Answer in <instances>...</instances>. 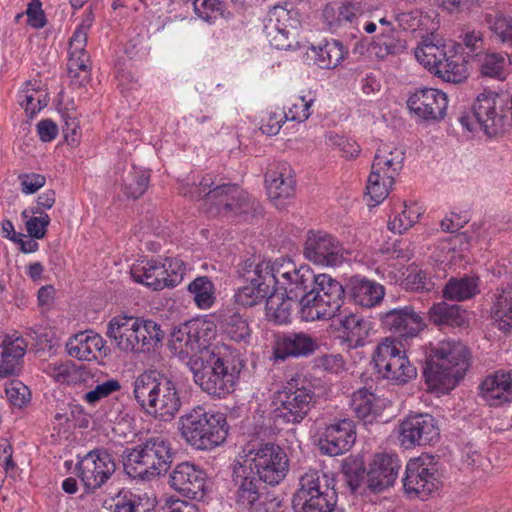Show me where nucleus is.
<instances>
[{"label": "nucleus", "instance_id": "nucleus-1", "mask_svg": "<svg viewBox=\"0 0 512 512\" xmlns=\"http://www.w3.org/2000/svg\"><path fill=\"white\" fill-rule=\"evenodd\" d=\"M106 336L114 349L121 354L140 356L158 350L162 346L165 332L151 318L120 313L107 322Z\"/></svg>", "mask_w": 512, "mask_h": 512}, {"label": "nucleus", "instance_id": "nucleus-2", "mask_svg": "<svg viewBox=\"0 0 512 512\" xmlns=\"http://www.w3.org/2000/svg\"><path fill=\"white\" fill-rule=\"evenodd\" d=\"M132 393L141 410L159 421L173 420L182 406L176 382L155 370L138 374L132 382Z\"/></svg>", "mask_w": 512, "mask_h": 512}, {"label": "nucleus", "instance_id": "nucleus-3", "mask_svg": "<svg viewBox=\"0 0 512 512\" xmlns=\"http://www.w3.org/2000/svg\"><path fill=\"white\" fill-rule=\"evenodd\" d=\"M422 354L426 363L425 382L430 391L438 394L454 389L469 366L468 350L460 342L441 341L429 350L423 348Z\"/></svg>", "mask_w": 512, "mask_h": 512}, {"label": "nucleus", "instance_id": "nucleus-4", "mask_svg": "<svg viewBox=\"0 0 512 512\" xmlns=\"http://www.w3.org/2000/svg\"><path fill=\"white\" fill-rule=\"evenodd\" d=\"M219 348L215 354L202 360L195 358L187 362V367L201 390L211 396L224 398L235 390L241 367L230 347Z\"/></svg>", "mask_w": 512, "mask_h": 512}, {"label": "nucleus", "instance_id": "nucleus-5", "mask_svg": "<svg viewBox=\"0 0 512 512\" xmlns=\"http://www.w3.org/2000/svg\"><path fill=\"white\" fill-rule=\"evenodd\" d=\"M217 321L213 316L192 319L175 327L169 339V348L174 356L187 365V362L204 359L219 347H228L216 342Z\"/></svg>", "mask_w": 512, "mask_h": 512}, {"label": "nucleus", "instance_id": "nucleus-6", "mask_svg": "<svg viewBox=\"0 0 512 512\" xmlns=\"http://www.w3.org/2000/svg\"><path fill=\"white\" fill-rule=\"evenodd\" d=\"M178 425L182 438L197 450H212L222 445L229 431V425L223 413L201 405L182 415Z\"/></svg>", "mask_w": 512, "mask_h": 512}, {"label": "nucleus", "instance_id": "nucleus-7", "mask_svg": "<svg viewBox=\"0 0 512 512\" xmlns=\"http://www.w3.org/2000/svg\"><path fill=\"white\" fill-rule=\"evenodd\" d=\"M240 458L239 466L234 468L238 477L243 470L249 469L259 480L274 486L283 481L289 471L286 451L272 442L248 444Z\"/></svg>", "mask_w": 512, "mask_h": 512}, {"label": "nucleus", "instance_id": "nucleus-8", "mask_svg": "<svg viewBox=\"0 0 512 512\" xmlns=\"http://www.w3.org/2000/svg\"><path fill=\"white\" fill-rule=\"evenodd\" d=\"M459 44L433 43L424 40L414 50L417 62L445 82L461 83L469 76L467 60Z\"/></svg>", "mask_w": 512, "mask_h": 512}, {"label": "nucleus", "instance_id": "nucleus-9", "mask_svg": "<svg viewBox=\"0 0 512 512\" xmlns=\"http://www.w3.org/2000/svg\"><path fill=\"white\" fill-rule=\"evenodd\" d=\"M394 336L383 338L375 347L372 361L378 375L395 385H404L417 377V369L411 363L413 355Z\"/></svg>", "mask_w": 512, "mask_h": 512}, {"label": "nucleus", "instance_id": "nucleus-10", "mask_svg": "<svg viewBox=\"0 0 512 512\" xmlns=\"http://www.w3.org/2000/svg\"><path fill=\"white\" fill-rule=\"evenodd\" d=\"M506 99L499 92L486 89L475 99L472 113L463 114L459 121L469 132L483 131L495 136L504 129Z\"/></svg>", "mask_w": 512, "mask_h": 512}, {"label": "nucleus", "instance_id": "nucleus-11", "mask_svg": "<svg viewBox=\"0 0 512 512\" xmlns=\"http://www.w3.org/2000/svg\"><path fill=\"white\" fill-rule=\"evenodd\" d=\"M172 461L169 441L163 436L150 437L141 445L127 449L126 469L140 477L150 478L165 472Z\"/></svg>", "mask_w": 512, "mask_h": 512}, {"label": "nucleus", "instance_id": "nucleus-12", "mask_svg": "<svg viewBox=\"0 0 512 512\" xmlns=\"http://www.w3.org/2000/svg\"><path fill=\"white\" fill-rule=\"evenodd\" d=\"M317 396L311 385L291 379L273 397V413L286 424H300L316 404Z\"/></svg>", "mask_w": 512, "mask_h": 512}, {"label": "nucleus", "instance_id": "nucleus-13", "mask_svg": "<svg viewBox=\"0 0 512 512\" xmlns=\"http://www.w3.org/2000/svg\"><path fill=\"white\" fill-rule=\"evenodd\" d=\"M214 182L210 175L202 178L198 186L183 187L182 193L191 198L207 197L221 213L241 215L248 212L253 206L248 194L237 185L224 184L213 187Z\"/></svg>", "mask_w": 512, "mask_h": 512}, {"label": "nucleus", "instance_id": "nucleus-14", "mask_svg": "<svg viewBox=\"0 0 512 512\" xmlns=\"http://www.w3.org/2000/svg\"><path fill=\"white\" fill-rule=\"evenodd\" d=\"M305 259L321 267H339L350 255L340 240L324 231L309 232L304 244Z\"/></svg>", "mask_w": 512, "mask_h": 512}, {"label": "nucleus", "instance_id": "nucleus-15", "mask_svg": "<svg viewBox=\"0 0 512 512\" xmlns=\"http://www.w3.org/2000/svg\"><path fill=\"white\" fill-rule=\"evenodd\" d=\"M405 492L410 497L425 499L440 487L438 469L429 455L410 459L403 479Z\"/></svg>", "mask_w": 512, "mask_h": 512}, {"label": "nucleus", "instance_id": "nucleus-16", "mask_svg": "<svg viewBox=\"0 0 512 512\" xmlns=\"http://www.w3.org/2000/svg\"><path fill=\"white\" fill-rule=\"evenodd\" d=\"M448 97L440 89L422 87L407 98V108L417 122L436 123L446 116Z\"/></svg>", "mask_w": 512, "mask_h": 512}, {"label": "nucleus", "instance_id": "nucleus-17", "mask_svg": "<svg viewBox=\"0 0 512 512\" xmlns=\"http://www.w3.org/2000/svg\"><path fill=\"white\" fill-rule=\"evenodd\" d=\"M439 436L437 422L429 414L409 415L399 425L398 440L405 449L432 444Z\"/></svg>", "mask_w": 512, "mask_h": 512}, {"label": "nucleus", "instance_id": "nucleus-18", "mask_svg": "<svg viewBox=\"0 0 512 512\" xmlns=\"http://www.w3.org/2000/svg\"><path fill=\"white\" fill-rule=\"evenodd\" d=\"M299 25L297 11L277 5L269 11L264 31L273 47L286 50L292 47L290 37L296 34Z\"/></svg>", "mask_w": 512, "mask_h": 512}, {"label": "nucleus", "instance_id": "nucleus-19", "mask_svg": "<svg viewBox=\"0 0 512 512\" xmlns=\"http://www.w3.org/2000/svg\"><path fill=\"white\" fill-rule=\"evenodd\" d=\"M115 468L109 453L93 450L78 461L76 471L85 489L95 491L107 482L115 472Z\"/></svg>", "mask_w": 512, "mask_h": 512}, {"label": "nucleus", "instance_id": "nucleus-20", "mask_svg": "<svg viewBox=\"0 0 512 512\" xmlns=\"http://www.w3.org/2000/svg\"><path fill=\"white\" fill-rule=\"evenodd\" d=\"M277 290L293 298L303 294L312 284L314 272L307 265L297 266L292 260H274Z\"/></svg>", "mask_w": 512, "mask_h": 512}, {"label": "nucleus", "instance_id": "nucleus-21", "mask_svg": "<svg viewBox=\"0 0 512 512\" xmlns=\"http://www.w3.org/2000/svg\"><path fill=\"white\" fill-rule=\"evenodd\" d=\"M384 328L396 334L402 344L417 337L426 327L423 317L412 306L391 309L379 315Z\"/></svg>", "mask_w": 512, "mask_h": 512}, {"label": "nucleus", "instance_id": "nucleus-22", "mask_svg": "<svg viewBox=\"0 0 512 512\" xmlns=\"http://www.w3.org/2000/svg\"><path fill=\"white\" fill-rule=\"evenodd\" d=\"M356 441V427L351 419H339L326 425L318 445L322 453L338 456L349 451Z\"/></svg>", "mask_w": 512, "mask_h": 512}, {"label": "nucleus", "instance_id": "nucleus-23", "mask_svg": "<svg viewBox=\"0 0 512 512\" xmlns=\"http://www.w3.org/2000/svg\"><path fill=\"white\" fill-rule=\"evenodd\" d=\"M401 462L396 454L375 453L366 470V483L374 492L383 491L394 485Z\"/></svg>", "mask_w": 512, "mask_h": 512}, {"label": "nucleus", "instance_id": "nucleus-24", "mask_svg": "<svg viewBox=\"0 0 512 512\" xmlns=\"http://www.w3.org/2000/svg\"><path fill=\"white\" fill-rule=\"evenodd\" d=\"M266 189L269 199L277 208L286 205L295 193V175L287 163H278L266 174Z\"/></svg>", "mask_w": 512, "mask_h": 512}, {"label": "nucleus", "instance_id": "nucleus-25", "mask_svg": "<svg viewBox=\"0 0 512 512\" xmlns=\"http://www.w3.org/2000/svg\"><path fill=\"white\" fill-rule=\"evenodd\" d=\"M170 485L187 497L202 498L206 489V473L192 463L182 462L171 472Z\"/></svg>", "mask_w": 512, "mask_h": 512}, {"label": "nucleus", "instance_id": "nucleus-26", "mask_svg": "<svg viewBox=\"0 0 512 512\" xmlns=\"http://www.w3.org/2000/svg\"><path fill=\"white\" fill-rule=\"evenodd\" d=\"M65 347L69 356L80 361L104 358L109 350L105 339L93 331H82L73 335L69 338Z\"/></svg>", "mask_w": 512, "mask_h": 512}, {"label": "nucleus", "instance_id": "nucleus-27", "mask_svg": "<svg viewBox=\"0 0 512 512\" xmlns=\"http://www.w3.org/2000/svg\"><path fill=\"white\" fill-rule=\"evenodd\" d=\"M479 396L490 407L512 403V371H498L486 376L479 385Z\"/></svg>", "mask_w": 512, "mask_h": 512}, {"label": "nucleus", "instance_id": "nucleus-28", "mask_svg": "<svg viewBox=\"0 0 512 512\" xmlns=\"http://www.w3.org/2000/svg\"><path fill=\"white\" fill-rule=\"evenodd\" d=\"M476 69L480 77L504 81L512 71V60L505 52L485 51L475 54Z\"/></svg>", "mask_w": 512, "mask_h": 512}, {"label": "nucleus", "instance_id": "nucleus-29", "mask_svg": "<svg viewBox=\"0 0 512 512\" xmlns=\"http://www.w3.org/2000/svg\"><path fill=\"white\" fill-rule=\"evenodd\" d=\"M346 290L356 305L365 308L379 305L385 295L383 285L361 276L351 277L346 284Z\"/></svg>", "mask_w": 512, "mask_h": 512}, {"label": "nucleus", "instance_id": "nucleus-30", "mask_svg": "<svg viewBox=\"0 0 512 512\" xmlns=\"http://www.w3.org/2000/svg\"><path fill=\"white\" fill-rule=\"evenodd\" d=\"M90 28L89 22H82L69 41L68 71L71 76H78L79 72H88L90 56L86 51L87 35Z\"/></svg>", "mask_w": 512, "mask_h": 512}, {"label": "nucleus", "instance_id": "nucleus-31", "mask_svg": "<svg viewBox=\"0 0 512 512\" xmlns=\"http://www.w3.org/2000/svg\"><path fill=\"white\" fill-rule=\"evenodd\" d=\"M404 150L395 143H381L375 153L371 170L396 179L402 170Z\"/></svg>", "mask_w": 512, "mask_h": 512}, {"label": "nucleus", "instance_id": "nucleus-32", "mask_svg": "<svg viewBox=\"0 0 512 512\" xmlns=\"http://www.w3.org/2000/svg\"><path fill=\"white\" fill-rule=\"evenodd\" d=\"M340 307V303L320 296L315 291H309L300 301V317L307 322L328 320L337 314Z\"/></svg>", "mask_w": 512, "mask_h": 512}, {"label": "nucleus", "instance_id": "nucleus-33", "mask_svg": "<svg viewBox=\"0 0 512 512\" xmlns=\"http://www.w3.org/2000/svg\"><path fill=\"white\" fill-rule=\"evenodd\" d=\"M315 349L316 343L309 335L290 334L277 339L273 356L276 360H285L289 357L306 356L313 353Z\"/></svg>", "mask_w": 512, "mask_h": 512}, {"label": "nucleus", "instance_id": "nucleus-34", "mask_svg": "<svg viewBox=\"0 0 512 512\" xmlns=\"http://www.w3.org/2000/svg\"><path fill=\"white\" fill-rule=\"evenodd\" d=\"M42 371L60 384L75 385L86 381L89 371L70 360H53L43 364Z\"/></svg>", "mask_w": 512, "mask_h": 512}, {"label": "nucleus", "instance_id": "nucleus-35", "mask_svg": "<svg viewBox=\"0 0 512 512\" xmlns=\"http://www.w3.org/2000/svg\"><path fill=\"white\" fill-rule=\"evenodd\" d=\"M492 324L503 333L512 332V286L497 289L490 307Z\"/></svg>", "mask_w": 512, "mask_h": 512}, {"label": "nucleus", "instance_id": "nucleus-36", "mask_svg": "<svg viewBox=\"0 0 512 512\" xmlns=\"http://www.w3.org/2000/svg\"><path fill=\"white\" fill-rule=\"evenodd\" d=\"M350 406L359 419L371 423L381 415L384 403L373 392L361 388L352 394Z\"/></svg>", "mask_w": 512, "mask_h": 512}, {"label": "nucleus", "instance_id": "nucleus-37", "mask_svg": "<svg viewBox=\"0 0 512 512\" xmlns=\"http://www.w3.org/2000/svg\"><path fill=\"white\" fill-rule=\"evenodd\" d=\"M165 270L161 267L158 260H140L131 267L130 274L132 279L139 284L152 288L153 290H162L166 287L164 279Z\"/></svg>", "mask_w": 512, "mask_h": 512}, {"label": "nucleus", "instance_id": "nucleus-38", "mask_svg": "<svg viewBox=\"0 0 512 512\" xmlns=\"http://www.w3.org/2000/svg\"><path fill=\"white\" fill-rule=\"evenodd\" d=\"M25 354L21 339H5L0 344V378L16 375L20 372Z\"/></svg>", "mask_w": 512, "mask_h": 512}, {"label": "nucleus", "instance_id": "nucleus-39", "mask_svg": "<svg viewBox=\"0 0 512 512\" xmlns=\"http://www.w3.org/2000/svg\"><path fill=\"white\" fill-rule=\"evenodd\" d=\"M424 213L423 207L413 201L403 202L397 206L388 221V229L393 233L402 234L413 227Z\"/></svg>", "mask_w": 512, "mask_h": 512}, {"label": "nucleus", "instance_id": "nucleus-40", "mask_svg": "<svg viewBox=\"0 0 512 512\" xmlns=\"http://www.w3.org/2000/svg\"><path fill=\"white\" fill-rule=\"evenodd\" d=\"M342 339L349 348L361 347L365 344L370 330V323L362 316L349 314L340 321Z\"/></svg>", "mask_w": 512, "mask_h": 512}, {"label": "nucleus", "instance_id": "nucleus-41", "mask_svg": "<svg viewBox=\"0 0 512 512\" xmlns=\"http://www.w3.org/2000/svg\"><path fill=\"white\" fill-rule=\"evenodd\" d=\"M18 102L31 117L44 108L48 103V94L42 88L41 81L30 80L26 82L18 93Z\"/></svg>", "mask_w": 512, "mask_h": 512}, {"label": "nucleus", "instance_id": "nucleus-42", "mask_svg": "<svg viewBox=\"0 0 512 512\" xmlns=\"http://www.w3.org/2000/svg\"><path fill=\"white\" fill-rule=\"evenodd\" d=\"M430 320L437 325L462 327L469 323L470 313L458 305L445 302L434 304L429 310Z\"/></svg>", "mask_w": 512, "mask_h": 512}, {"label": "nucleus", "instance_id": "nucleus-43", "mask_svg": "<svg viewBox=\"0 0 512 512\" xmlns=\"http://www.w3.org/2000/svg\"><path fill=\"white\" fill-rule=\"evenodd\" d=\"M479 293V278L475 276L452 278L443 290L444 298L452 301H465Z\"/></svg>", "mask_w": 512, "mask_h": 512}, {"label": "nucleus", "instance_id": "nucleus-44", "mask_svg": "<svg viewBox=\"0 0 512 512\" xmlns=\"http://www.w3.org/2000/svg\"><path fill=\"white\" fill-rule=\"evenodd\" d=\"M293 297L275 290L266 301V316L276 324H286L291 319Z\"/></svg>", "mask_w": 512, "mask_h": 512}, {"label": "nucleus", "instance_id": "nucleus-45", "mask_svg": "<svg viewBox=\"0 0 512 512\" xmlns=\"http://www.w3.org/2000/svg\"><path fill=\"white\" fill-rule=\"evenodd\" d=\"M335 496L328 484L326 474L308 471L300 479V487L294 496Z\"/></svg>", "mask_w": 512, "mask_h": 512}, {"label": "nucleus", "instance_id": "nucleus-46", "mask_svg": "<svg viewBox=\"0 0 512 512\" xmlns=\"http://www.w3.org/2000/svg\"><path fill=\"white\" fill-rule=\"evenodd\" d=\"M188 293L197 308L210 309L216 301V289L213 282L206 276L195 278L188 285Z\"/></svg>", "mask_w": 512, "mask_h": 512}, {"label": "nucleus", "instance_id": "nucleus-47", "mask_svg": "<svg viewBox=\"0 0 512 512\" xmlns=\"http://www.w3.org/2000/svg\"><path fill=\"white\" fill-rule=\"evenodd\" d=\"M347 53L348 50L339 40H327L318 47L316 61L323 69H333L340 65Z\"/></svg>", "mask_w": 512, "mask_h": 512}, {"label": "nucleus", "instance_id": "nucleus-48", "mask_svg": "<svg viewBox=\"0 0 512 512\" xmlns=\"http://www.w3.org/2000/svg\"><path fill=\"white\" fill-rule=\"evenodd\" d=\"M394 183L395 179L391 176L381 175L371 170L366 186L369 204L376 206L382 203L388 197Z\"/></svg>", "mask_w": 512, "mask_h": 512}, {"label": "nucleus", "instance_id": "nucleus-49", "mask_svg": "<svg viewBox=\"0 0 512 512\" xmlns=\"http://www.w3.org/2000/svg\"><path fill=\"white\" fill-rule=\"evenodd\" d=\"M246 282L259 284L270 293L277 290L274 261H261L245 273Z\"/></svg>", "mask_w": 512, "mask_h": 512}, {"label": "nucleus", "instance_id": "nucleus-50", "mask_svg": "<svg viewBox=\"0 0 512 512\" xmlns=\"http://www.w3.org/2000/svg\"><path fill=\"white\" fill-rule=\"evenodd\" d=\"M149 179L146 170L133 168L123 177L121 190L128 198L137 199L147 190Z\"/></svg>", "mask_w": 512, "mask_h": 512}, {"label": "nucleus", "instance_id": "nucleus-51", "mask_svg": "<svg viewBox=\"0 0 512 512\" xmlns=\"http://www.w3.org/2000/svg\"><path fill=\"white\" fill-rule=\"evenodd\" d=\"M245 473L246 470H243L239 477L235 474V481L238 484L237 503L244 508H249L258 501L260 494L257 478Z\"/></svg>", "mask_w": 512, "mask_h": 512}, {"label": "nucleus", "instance_id": "nucleus-52", "mask_svg": "<svg viewBox=\"0 0 512 512\" xmlns=\"http://www.w3.org/2000/svg\"><path fill=\"white\" fill-rule=\"evenodd\" d=\"M335 506V496H294L293 509L295 512H332Z\"/></svg>", "mask_w": 512, "mask_h": 512}, {"label": "nucleus", "instance_id": "nucleus-53", "mask_svg": "<svg viewBox=\"0 0 512 512\" xmlns=\"http://www.w3.org/2000/svg\"><path fill=\"white\" fill-rule=\"evenodd\" d=\"M315 100L316 97L311 91L296 96L287 110H284V115L287 117V121H295L299 123L306 121L312 114L311 107Z\"/></svg>", "mask_w": 512, "mask_h": 512}, {"label": "nucleus", "instance_id": "nucleus-54", "mask_svg": "<svg viewBox=\"0 0 512 512\" xmlns=\"http://www.w3.org/2000/svg\"><path fill=\"white\" fill-rule=\"evenodd\" d=\"M312 283L316 294L342 304L344 288L340 282L333 279L330 275L322 273L315 275Z\"/></svg>", "mask_w": 512, "mask_h": 512}, {"label": "nucleus", "instance_id": "nucleus-55", "mask_svg": "<svg viewBox=\"0 0 512 512\" xmlns=\"http://www.w3.org/2000/svg\"><path fill=\"white\" fill-rule=\"evenodd\" d=\"M486 22L497 39L503 45L512 48V16L500 12L488 14Z\"/></svg>", "mask_w": 512, "mask_h": 512}, {"label": "nucleus", "instance_id": "nucleus-56", "mask_svg": "<svg viewBox=\"0 0 512 512\" xmlns=\"http://www.w3.org/2000/svg\"><path fill=\"white\" fill-rule=\"evenodd\" d=\"M22 217L26 219V230L31 238L42 239L45 237L50 224V217L47 213L32 208L30 211L24 210Z\"/></svg>", "mask_w": 512, "mask_h": 512}, {"label": "nucleus", "instance_id": "nucleus-57", "mask_svg": "<svg viewBox=\"0 0 512 512\" xmlns=\"http://www.w3.org/2000/svg\"><path fill=\"white\" fill-rule=\"evenodd\" d=\"M325 142L328 146L339 149L346 159H354L361 152V148L355 140L336 132L326 133Z\"/></svg>", "mask_w": 512, "mask_h": 512}, {"label": "nucleus", "instance_id": "nucleus-58", "mask_svg": "<svg viewBox=\"0 0 512 512\" xmlns=\"http://www.w3.org/2000/svg\"><path fill=\"white\" fill-rule=\"evenodd\" d=\"M287 121L284 110L278 107L267 109L261 116L260 130L268 136H275Z\"/></svg>", "mask_w": 512, "mask_h": 512}, {"label": "nucleus", "instance_id": "nucleus-59", "mask_svg": "<svg viewBox=\"0 0 512 512\" xmlns=\"http://www.w3.org/2000/svg\"><path fill=\"white\" fill-rule=\"evenodd\" d=\"M161 267L165 270L163 273L166 287H175L183 280L186 273V265L179 257H166L160 261Z\"/></svg>", "mask_w": 512, "mask_h": 512}, {"label": "nucleus", "instance_id": "nucleus-60", "mask_svg": "<svg viewBox=\"0 0 512 512\" xmlns=\"http://www.w3.org/2000/svg\"><path fill=\"white\" fill-rule=\"evenodd\" d=\"M272 293L268 292L264 288H261L259 284L253 285V283L246 282L236 293V301L243 306L251 307L261 303L263 300H267Z\"/></svg>", "mask_w": 512, "mask_h": 512}, {"label": "nucleus", "instance_id": "nucleus-61", "mask_svg": "<svg viewBox=\"0 0 512 512\" xmlns=\"http://www.w3.org/2000/svg\"><path fill=\"white\" fill-rule=\"evenodd\" d=\"M404 48L405 46L401 41L382 33L381 36L377 37V39L371 43L369 52L378 59H384L388 55L396 54Z\"/></svg>", "mask_w": 512, "mask_h": 512}, {"label": "nucleus", "instance_id": "nucleus-62", "mask_svg": "<svg viewBox=\"0 0 512 512\" xmlns=\"http://www.w3.org/2000/svg\"><path fill=\"white\" fill-rule=\"evenodd\" d=\"M342 471L352 490H356L361 482L366 480V472L363 461L359 457H348L343 461Z\"/></svg>", "mask_w": 512, "mask_h": 512}, {"label": "nucleus", "instance_id": "nucleus-63", "mask_svg": "<svg viewBox=\"0 0 512 512\" xmlns=\"http://www.w3.org/2000/svg\"><path fill=\"white\" fill-rule=\"evenodd\" d=\"M5 395L11 406L23 408L31 400L29 388L19 380H11L5 386Z\"/></svg>", "mask_w": 512, "mask_h": 512}, {"label": "nucleus", "instance_id": "nucleus-64", "mask_svg": "<svg viewBox=\"0 0 512 512\" xmlns=\"http://www.w3.org/2000/svg\"><path fill=\"white\" fill-rule=\"evenodd\" d=\"M195 14L207 23H214L223 16V4L219 0H195Z\"/></svg>", "mask_w": 512, "mask_h": 512}]
</instances>
